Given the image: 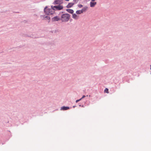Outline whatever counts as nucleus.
<instances>
[{
  "label": "nucleus",
  "mask_w": 151,
  "mask_h": 151,
  "mask_svg": "<svg viewBox=\"0 0 151 151\" xmlns=\"http://www.w3.org/2000/svg\"><path fill=\"white\" fill-rule=\"evenodd\" d=\"M76 13L77 14H79L82 13H83L81 11V10H77L76 11Z\"/></svg>",
  "instance_id": "nucleus-12"
},
{
  "label": "nucleus",
  "mask_w": 151,
  "mask_h": 151,
  "mask_svg": "<svg viewBox=\"0 0 151 151\" xmlns=\"http://www.w3.org/2000/svg\"><path fill=\"white\" fill-rule=\"evenodd\" d=\"M88 9V7L87 6H85L81 10V11L82 12V13H83V12H86L87 10Z\"/></svg>",
  "instance_id": "nucleus-9"
},
{
  "label": "nucleus",
  "mask_w": 151,
  "mask_h": 151,
  "mask_svg": "<svg viewBox=\"0 0 151 151\" xmlns=\"http://www.w3.org/2000/svg\"><path fill=\"white\" fill-rule=\"evenodd\" d=\"M78 6L79 8H81L83 7V5L81 4H79L78 5Z\"/></svg>",
  "instance_id": "nucleus-14"
},
{
  "label": "nucleus",
  "mask_w": 151,
  "mask_h": 151,
  "mask_svg": "<svg viewBox=\"0 0 151 151\" xmlns=\"http://www.w3.org/2000/svg\"><path fill=\"white\" fill-rule=\"evenodd\" d=\"M66 11L68 12L71 13V14H73L74 12L73 10L71 9H67Z\"/></svg>",
  "instance_id": "nucleus-10"
},
{
  "label": "nucleus",
  "mask_w": 151,
  "mask_h": 151,
  "mask_svg": "<svg viewBox=\"0 0 151 151\" xmlns=\"http://www.w3.org/2000/svg\"><path fill=\"white\" fill-rule=\"evenodd\" d=\"M72 17L75 19H77L78 18V16L75 14H73L72 15Z\"/></svg>",
  "instance_id": "nucleus-7"
},
{
  "label": "nucleus",
  "mask_w": 151,
  "mask_h": 151,
  "mask_svg": "<svg viewBox=\"0 0 151 151\" xmlns=\"http://www.w3.org/2000/svg\"><path fill=\"white\" fill-rule=\"evenodd\" d=\"M65 1H69V0H65Z\"/></svg>",
  "instance_id": "nucleus-19"
},
{
  "label": "nucleus",
  "mask_w": 151,
  "mask_h": 151,
  "mask_svg": "<svg viewBox=\"0 0 151 151\" xmlns=\"http://www.w3.org/2000/svg\"><path fill=\"white\" fill-rule=\"evenodd\" d=\"M78 1V0H73V1L75 2L74 3H77Z\"/></svg>",
  "instance_id": "nucleus-15"
},
{
  "label": "nucleus",
  "mask_w": 151,
  "mask_h": 151,
  "mask_svg": "<svg viewBox=\"0 0 151 151\" xmlns=\"http://www.w3.org/2000/svg\"><path fill=\"white\" fill-rule=\"evenodd\" d=\"M44 12L47 15H51L54 12L52 8V9H47V7L45 8Z\"/></svg>",
  "instance_id": "nucleus-2"
},
{
  "label": "nucleus",
  "mask_w": 151,
  "mask_h": 151,
  "mask_svg": "<svg viewBox=\"0 0 151 151\" xmlns=\"http://www.w3.org/2000/svg\"><path fill=\"white\" fill-rule=\"evenodd\" d=\"M96 4V2H93L92 1H91L90 3V6L91 7H94Z\"/></svg>",
  "instance_id": "nucleus-6"
},
{
  "label": "nucleus",
  "mask_w": 151,
  "mask_h": 151,
  "mask_svg": "<svg viewBox=\"0 0 151 151\" xmlns=\"http://www.w3.org/2000/svg\"><path fill=\"white\" fill-rule=\"evenodd\" d=\"M70 16L69 14H63L61 18V20L63 22L68 21L69 19Z\"/></svg>",
  "instance_id": "nucleus-1"
},
{
  "label": "nucleus",
  "mask_w": 151,
  "mask_h": 151,
  "mask_svg": "<svg viewBox=\"0 0 151 151\" xmlns=\"http://www.w3.org/2000/svg\"><path fill=\"white\" fill-rule=\"evenodd\" d=\"M63 3V0H55L53 2L54 4H60Z\"/></svg>",
  "instance_id": "nucleus-4"
},
{
  "label": "nucleus",
  "mask_w": 151,
  "mask_h": 151,
  "mask_svg": "<svg viewBox=\"0 0 151 151\" xmlns=\"http://www.w3.org/2000/svg\"><path fill=\"white\" fill-rule=\"evenodd\" d=\"M74 4V3H69L67 6L66 7L67 8H70L73 6Z\"/></svg>",
  "instance_id": "nucleus-8"
},
{
  "label": "nucleus",
  "mask_w": 151,
  "mask_h": 151,
  "mask_svg": "<svg viewBox=\"0 0 151 151\" xmlns=\"http://www.w3.org/2000/svg\"><path fill=\"white\" fill-rule=\"evenodd\" d=\"M51 7L53 9L54 11V10H60L63 8V6L61 5L55 6H52Z\"/></svg>",
  "instance_id": "nucleus-3"
},
{
  "label": "nucleus",
  "mask_w": 151,
  "mask_h": 151,
  "mask_svg": "<svg viewBox=\"0 0 151 151\" xmlns=\"http://www.w3.org/2000/svg\"><path fill=\"white\" fill-rule=\"evenodd\" d=\"M95 0H91V1H92V2L93 1H95Z\"/></svg>",
  "instance_id": "nucleus-18"
},
{
  "label": "nucleus",
  "mask_w": 151,
  "mask_h": 151,
  "mask_svg": "<svg viewBox=\"0 0 151 151\" xmlns=\"http://www.w3.org/2000/svg\"><path fill=\"white\" fill-rule=\"evenodd\" d=\"M104 92L106 93H109V90H108V89L107 88H106L105 89V90L104 91Z\"/></svg>",
  "instance_id": "nucleus-13"
},
{
  "label": "nucleus",
  "mask_w": 151,
  "mask_h": 151,
  "mask_svg": "<svg viewBox=\"0 0 151 151\" xmlns=\"http://www.w3.org/2000/svg\"><path fill=\"white\" fill-rule=\"evenodd\" d=\"M60 19V18L58 16L55 17L52 19V20L53 22L57 21Z\"/></svg>",
  "instance_id": "nucleus-5"
},
{
  "label": "nucleus",
  "mask_w": 151,
  "mask_h": 151,
  "mask_svg": "<svg viewBox=\"0 0 151 151\" xmlns=\"http://www.w3.org/2000/svg\"><path fill=\"white\" fill-rule=\"evenodd\" d=\"M85 96H83L82 97V98H81V100L82 99L84 98H85Z\"/></svg>",
  "instance_id": "nucleus-17"
},
{
  "label": "nucleus",
  "mask_w": 151,
  "mask_h": 151,
  "mask_svg": "<svg viewBox=\"0 0 151 151\" xmlns=\"http://www.w3.org/2000/svg\"><path fill=\"white\" fill-rule=\"evenodd\" d=\"M81 100V99H78V100H76V103H77V102H78V101H80Z\"/></svg>",
  "instance_id": "nucleus-16"
},
{
  "label": "nucleus",
  "mask_w": 151,
  "mask_h": 151,
  "mask_svg": "<svg viewBox=\"0 0 151 151\" xmlns=\"http://www.w3.org/2000/svg\"><path fill=\"white\" fill-rule=\"evenodd\" d=\"M69 109V108L68 107L63 106L61 108V109H62V110H67Z\"/></svg>",
  "instance_id": "nucleus-11"
}]
</instances>
